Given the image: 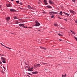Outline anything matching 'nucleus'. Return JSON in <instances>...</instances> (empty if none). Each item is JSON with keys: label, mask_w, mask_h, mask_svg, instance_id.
<instances>
[{"label": "nucleus", "mask_w": 77, "mask_h": 77, "mask_svg": "<svg viewBox=\"0 0 77 77\" xmlns=\"http://www.w3.org/2000/svg\"><path fill=\"white\" fill-rule=\"evenodd\" d=\"M35 24L34 25V26H40V23H39V22L38 21H36L35 22Z\"/></svg>", "instance_id": "obj_1"}, {"label": "nucleus", "mask_w": 77, "mask_h": 77, "mask_svg": "<svg viewBox=\"0 0 77 77\" xmlns=\"http://www.w3.org/2000/svg\"><path fill=\"white\" fill-rule=\"evenodd\" d=\"M57 14V12L54 11H51L49 12V14L50 15H54V14Z\"/></svg>", "instance_id": "obj_2"}, {"label": "nucleus", "mask_w": 77, "mask_h": 77, "mask_svg": "<svg viewBox=\"0 0 77 77\" xmlns=\"http://www.w3.org/2000/svg\"><path fill=\"white\" fill-rule=\"evenodd\" d=\"M33 69V67H32L31 68L29 67L28 69V70L29 71H33V70H32V69Z\"/></svg>", "instance_id": "obj_3"}, {"label": "nucleus", "mask_w": 77, "mask_h": 77, "mask_svg": "<svg viewBox=\"0 0 77 77\" xmlns=\"http://www.w3.org/2000/svg\"><path fill=\"white\" fill-rule=\"evenodd\" d=\"M41 66V65L39 64H37L36 65H34V67L35 68H36L37 67H40Z\"/></svg>", "instance_id": "obj_4"}, {"label": "nucleus", "mask_w": 77, "mask_h": 77, "mask_svg": "<svg viewBox=\"0 0 77 77\" xmlns=\"http://www.w3.org/2000/svg\"><path fill=\"white\" fill-rule=\"evenodd\" d=\"M49 3H50V4H54V2H53V1L50 0H49Z\"/></svg>", "instance_id": "obj_5"}, {"label": "nucleus", "mask_w": 77, "mask_h": 77, "mask_svg": "<svg viewBox=\"0 0 77 77\" xmlns=\"http://www.w3.org/2000/svg\"><path fill=\"white\" fill-rule=\"evenodd\" d=\"M10 11L11 12H15V10L13 9H10Z\"/></svg>", "instance_id": "obj_6"}, {"label": "nucleus", "mask_w": 77, "mask_h": 77, "mask_svg": "<svg viewBox=\"0 0 77 77\" xmlns=\"http://www.w3.org/2000/svg\"><path fill=\"white\" fill-rule=\"evenodd\" d=\"M44 2L45 5H48V3L47 2V0H44Z\"/></svg>", "instance_id": "obj_7"}, {"label": "nucleus", "mask_w": 77, "mask_h": 77, "mask_svg": "<svg viewBox=\"0 0 77 77\" xmlns=\"http://www.w3.org/2000/svg\"><path fill=\"white\" fill-rule=\"evenodd\" d=\"M46 7L48 8H49L50 9H51L52 8V7L50 5H48L46 6Z\"/></svg>", "instance_id": "obj_8"}, {"label": "nucleus", "mask_w": 77, "mask_h": 77, "mask_svg": "<svg viewBox=\"0 0 77 77\" xmlns=\"http://www.w3.org/2000/svg\"><path fill=\"white\" fill-rule=\"evenodd\" d=\"M6 20H7L8 21H9V20H10V17H7L6 18Z\"/></svg>", "instance_id": "obj_9"}, {"label": "nucleus", "mask_w": 77, "mask_h": 77, "mask_svg": "<svg viewBox=\"0 0 77 77\" xmlns=\"http://www.w3.org/2000/svg\"><path fill=\"white\" fill-rule=\"evenodd\" d=\"M6 6L7 7H11V4H7L6 5Z\"/></svg>", "instance_id": "obj_10"}, {"label": "nucleus", "mask_w": 77, "mask_h": 77, "mask_svg": "<svg viewBox=\"0 0 77 77\" xmlns=\"http://www.w3.org/2000/svg\"><path fill=\"white\" fill-rule=\"evenodd\" d=\"M28 7L29 9H32V8L31 7V6H30V5L28 6Z\"/></svg>", "instance_id": "obj_11"}, {"label": "nucleus", "mask_w": 77, "mask_h": 77, "mask_svg": "<svg viewBox=\"0 0 77 77\" xmlns=\"http://www.w3.org/2000/svg\"><path fill=\"white\" fill-rule=\"evenodd\" d=\"M64 14H65V15H67V16H69V14H68V13H66L65 12H64Z\"/></svg>", "instance_id": "obj_12"}, {"label": "nucleus", "mask_w": 77, "mask_h": 77, "mask_svg": "<svg viewBox=\"0 0 77 77\" xmlns=\"http://www.w3.org/2000/svg\"><path fill=\"white\" fill-rule=\"evenodd\" d=\"M70 13H71V14H74V11H72V10H70Z\"/></svg>", "instance_id": "obj_13"}, {"label": "nucleus", "mask_w": 77, "mask_h": 77, "mask_svg": "<svg viewBox=\"0 0 77 77\" xmlns=\"http://www.w3.org/2000/svg\"><path fill=\"white\" fill-rule=\"evenodd\" d=\"M1 59H2V60H6L5 59V58L3 57L1 58Z\"/></svg>", "instance_id": "obj_14"}, {"label": "nucleus", "mask_w": 77, "mask_h": 77, "mask_svg": "<svg viewBox=\"0 0 77 77\" xmlns=\"http://www.w3.org/2000/svg\"><path fill=\"white\" fill-rule=\"evenodd\" d=\"M62 77H66V74H65L64 75H62Z\"/></svg>", "instance_id": "obj_15"}, {"label": "nucleus", "mask_w": 77, "mask_h": 77, "mask_svg": "<svg viewBox=\"0 0 77 77\" xmlns=\"http://www.w3.org/2000/svg\"><path fill=\"white\" fill-rule=\"evenodd\" d=\"M70 31L72 32V34H74V35H75V32H74L72 31V30H70Z\"/></svg>", "instance_id": "obj_16"}, {"label": "nucleus", "mask_w": 77, "mask_h": 77, "mask_svg": "<svg viewBox=\"0 0 77 77\" xmlns=\"http://www.w3.org/2000/svg\"><path fill=\"white\" fill-rule=\"evenodd\" d=\"M32 74H37V73H38V72L36 71L35 72H32Z\"/></svg>", "instance_id": "obj_17"}, {"label": "nucleus", "mask_w": 77, "mask_h": 77, "mask_svg": "<svg viewBox=\"0 0 77 77\" xmlns=\"http://www.w3.org/2000/svg\"><path fill=\"white\" fill-rule=\"evenodd\" d=\"M5 48H8V49H9V50H11V48H10L9 47H7L6 46H5Z\"/></svg>", "instance_id": "obj_18"}, {"label": "nucleus", "mask_w": 77, "mask_h": 77, "mask_svg": "<svg viewBox=\"0 0 77 77\" xmlns=\"http://www.w3.org/2000/svg\"><path fill=\"white\" fill-rule=\"evenodd\" d=\"M0 44H1V45H2V46H3L4 47H6V46L4 45H3L2 44V43H0Z\"/></svg>", "instance_id": "obj_19"}, {"label": "nucleus", "mask_w": 77, "mask_h": 77, "mask_svg": "<svg viewBox=\"0 0 77 77\" xmlns=\"http://www.w3.org/2000/svg\"><path fill=\"white\" fill-rule=\"evenodd\" d=\"M14 19H17L18 18L17 17H14Z\"/></svg>", "instance_id": "obj_20"}, {"label": "nucleus", "mask_w": 77, "mask_h": 77, "mask_svg": "<svg viewBox=\"0 0 77 77\" xmlns=\"http://www.w3.org/2000/svg\"><path fill=\"white\" fill-rule=\"evenodd\" d=\"M2 62L3 63H6V61L5 60H3L2 61Z\"/></svg>", "instance_id": "obj_21"}, {"label": "nucleus", "mask_w": 77, "mask_h": 77, "mask_svg": "<svg viewBox=\"0 0 77 77\" xmlns=\"http://www.w3.org/2000/svg\"><path fill=\"white\" fill-rule=\"evenodd\" d=\"M51 18H54V15H53L51 16Z\"/></svg>", "instance_id": "obj_22"}, {"label": "nucleus", "mask_w": 77, "mask_h": 77, "mask_svg": "<svg viewBox=\"0 0 77 77\" xmlns=\"http://www.w3.org/2000/svg\"><path fill=\"white\" fill-rule=\"evenodd\" d=\"M19 25V26H20V27H21L23 26V25L21 24H20Z\"/></svg>", "instance_id": "obj_23"}, {"label": "nucleus", "mask_w": 77, "mask_h": 77, "mask_svg": "<svg viewBox=\"0 0 77 77\" xmlns=\"http://www.w3.org/2000/svg\"><path fill=\"white\" fill-rule=\"evenodd\" d=\"M16 3H17V4H18L19 3V1H16Z\"/></svg>", "instance_id": "obj_24"}, {"label": "nucleus", "mask_w": 77, "mask_h": 77, "mask_svg": "<svg viewBox=\"0 0 77 77\" xmlns=\"http://www.w3.org/2000/svg\"><path fill=\"white\" fill-rule=\"evenodd\" d=\"M16 24H18V23H19V22H18V21H16Z\"/></svg>", "instance_id": "obj_25"}, {"label": "nucleus", "mask_w": 77, "mask_h": 77, "mask_svg": "<svg viewBox=\"0 0 77 77\" xmlns=\"http://www.w3.org/2000/svg\"><path fill=\"white\" fill-rule=\"evenodd\" d=\"M58 35H59V36H62V35H61V34H60V33L58 34Z\"/></svg>", "instance_id": "obj_26"}, {"label": "nucleus", "mask_w": 77, "mask_h": 77, "mask_svg": "<svg viewBox=\"0 0 77 77\" xmlns=\"http://www.w3.org/2000/svg\"><path fill=\"white\" fill-rule=\"evenodd\" d=\"M3 68H4V69H5V70L6 69L5 68V66H3Z\"/></svg>", "instance_id": "obj_27"}, {"label": "nucleus", "mask_w": 77, "mask_h": 77, "mask_svg": "<svg viewBox=\"0 0 77 77\" xmlns=\"http://www.w3.org/2000/svg\"><path fill=\"white\" fill-rule=\"evenodd\" d=\"M28 74L29 75H32V74H30V73H28Z\"/></svg>", "instance_id": "obj_28"}, {"label": "nucleus", "mask_w": 77, "mask_h": 77, "mask_svg": "<svg viewBox=\"0 0 77 77\" xmlns=\"http://www.w3.org/2000/svg\"><path fill=\"white\" fill-rule=\"evenodd\" d=\"M23 4V3L22 2H20L19 3V4L20 5H22Z\"/></svg>", "instance_id": "obj_29"}, {"label": "nucleus", "mask_w": 77, "mask_h": 77, "mask_svg": "<svg viewBox=\"0 0 77 77\" xmlns=\"http://www.w3.org/2000/svg\"><path fill=\"white\" fill-rule=\"evenodd\" d=\"M72 1L73 2H74L75 3V0H73Z\"/></svg>", "instance_id": "obj_30"}, {"label": "nucleus", "mask_w": 77, "mask_h": 77, "mask_svg": "<svg viewBox=\"0 0 77 77\" xmlns=\"http://www.w3.org/2000/svg\"><path fill=\"white\" fill-rule=\"evenodd\" d=\"M62 14V11H60V14Z\"/></svg>", "instance_id": "obj_31"}, {"label": "nucleus", "mask_w": 77, "mask_h": 77, "mask_svg": "<svg viewBox=\"0 0 77 77\" xmlns=\"http://www.w3.org/2000/svg\"><path fill=\"white\" fill-rule=\"evenodd\" d=\"M75 23H77V20H75Z\"/></svg>", "instance_id": "obj_32"}, {"label": "nucleus", "mask_w": 77, "mask_h": 77, "mask_svg": "<svg viewBox=\"0 0 77 77\" xmlns=\"http://www.w3.org/2000/svg\"><path fill=\"white\" fill-rule=\"evenodd\" d=\"M23 27H24V28H25V26L24 25H22Z\"/></svg>", "instance_id": "obj_33"}, {"label": "nucleus", "mask_w": 77, "mask_h": 77, "mask_svg": "<svg viewBox=\"0 0 77 77\" xmlns=\"http://www.w3.org/2000/svg\"><path fill=\"white\" fill-rule=\"evenodd\" d=\"M42 48V49H43L44 48V47H42L40 48Z\"/></svg>", "instance_id": "obj_34"}, {"label": "nucleus", "mask_w": 77, "mask_h": 77, "mask_svg": "<svg viewBox=\"0 0 77 77\" xmlns=\"http://www.w3.org/2000/svg\"><path fill=\"white\" fill-rule=\"evenodd\" d=\"M29 66H26V67H29Z\"/></svg>", "instance_id": "obj_35"}, {"label": "nucleus", "mask_w": 77, "mask_h": 77, "mask_svg": "<svg viewBox=\"0 0 77 77\" xmlns=\"http://www.w3.org/2000/svg\"><path fill=\"white\" fill-rule=\"evenodd\" d=\"M75 39L76 40H77V38H76V37H75Z\"/></svg>", "instance_id": "obj_36"}, {"label": "nucleus", "mask_w": 77, "mask_h": 77, "mask_svg": "<svg viewBox=\"0 0 77 77\" xmlns=\"http://www.w3.org/2000/svg\"><path fill=\"white\" fill-rule=\"evenodd\" d=\"M43 49H44V50H46V48H44V47H43Z\"/></svg>", "instance_id": "obj_37"}, {"label": "nucleus", "mask_w": 77, "mask_h": 77, "mask_svg": "<svg viewBox=\"0 0 77 77\" xmlns=\"http://www.w3.org/2000/svg\"><path fill=\"white\" fill-rule=\"evenodd\" d=\"M54 26H57V24H54Z\"/></svg>", "instance_id": "obj_38"}, {"label": "nucleus", "mask_w": 77, "mask_h": 77, "mask_svg": "<svg viewBox=\"0 0 77 77\" xmlns=\"http://www.w3.org/2000/svg\"><path fill=\"white\" fill-rule=\"evenodd\" d=\"M59 41H62V40L60 39H59Z\"/></svg>", "instance_id": "obj_39"}, {"label": "nucleus", "mask_w": 77, "mask_h": 77, "mask_svg": "<svg viewBox=\"0 0 77 77\" xmlns=\"http://www.w3.org/2000/svg\"><path fill=\"white\" fill-rule=\"evenodd\" d=\"M22 24V26H24V25H25V24Z\"/></svg>", "instance_id": "obj_40"}, {"label": "nucleus", "mask_w": 77, "mask_h": 77, "mask_svg": "<svg viewBox=\"0 0 77 77\" xmlns=\"http://www.w3.org/2000/svg\"><path fill=\"white\" fill-rule=\"evenodd\" d=\"M58 18H60V19H62V18H61L60 17H59Z\"/></svg>", "instance_id": "obj_41"}, {"label": "nucleus", "mask_w": 77, "mask_h": 77, "mask_svg": "<svg viewBox=\"0 0 77 77\" xmlns=\"http://www.w3.org/2000/svg\"><path fill=\"white\" fill-rule=\"evenodd\" d=\"M38 31H41V30H40V29H38Z\"/></svg>", "instance_id": "obj_42"}, {"label": "nucleus", "mask_w": 77, "mask_h": 77, "mask_svg": "<svg viewBox=\"0 0 77 77\" xmlns=\"http://www.w3.org/2000/svg\"><path fill=\"white\" fill-rule=\"evenodd\" d=\"M4 56V55H1V56Z\"/></svg>", "instance_id": "obj_43"}, {"label": "nucleus", "mask_w": 77, "mask_h": 77, "mask_svg": "<svg viewBox=\"0 0 77 77\" xmlns=\"http://www.w3.org/2000/svg\"><path fill=\"white\" fill-rule=\"evenodd\" d=\"M0 63H2V62L0 61Z\"/></svg>", "instance_id": "obj_44"}, {"label": "nucleus", "mask_w": 77, "mask_h": 77, "mask_svg": "<svg viewBox=\"0 0 77 77\" xmlns=\"http://www.w3.org/2000/svg\"><path fill=\"white\" fill-rule=\"evenodd\" d=\"M27 65V64H26V63L25 64V65Z\"/></svg>", "instance_id": "obj_45"}, {"label": "nucleus", "mask_w": 77, "mask_h": 77, "mask_svg": "<svg viewBox=\"0 0 77 77\" xmlns=\"http://www.w3.org/2000/svg\"><path fill=\"white\" fill-rule=\"evenodd\" d=\"M43 64H47V63H43Z\"/></svg>", "instance_id": "obj_46"}, {"label": "nucleus", "mask_w": 77, "mask_h": 77, "mask_svg": "<svg viewBox=\"0 0 77 77\" xmlns=\"http://www.w3.org/2000/svg\"><path fill=\"white\" fill-rule=\"evenodd\" d=\"M69 59H71V58H69Z\"/></svg>", "instance_id": "obj_47"}, {"label": "nucleus", "mask_w": 77, "mask_h": 77, "mask_svg": "<svg viewBox=\"0 0 77 77\" xmlns=\"http://www.w3.org/2000/svg\"><path fill=\"white\" fill-rule=\"evenodd\" d=\"M1 8V5H0V8Z\"/></svg>", "instance_id": "obj_48"}, {"label": "nucleus", "mask_w": 77, "mask_h": 77, "mask_svg": "<svg viewBox=\"0 0 77 77\" xmlns=\"http://www.w3.org/2000/svg\"><path fill=\"white\" fill-rule=\"evenodd\" d=\"M12 2L14 1V0H11Z\"/></svg>", "instance_id": "obj_49"}, {"label": "nucleus", "mask_w": 77, "mask_h": 77, "mask_svg": "<svg viewBox=\"0 0 77 77\" xmlns=\"http://www.w3.org/2000/svg\"><path fill=\"white\" fill-rule=\"evenodd\" d=\"M25 29H26V28H27V27H25Z\"/></svg>", "instance_id": "obj_50"}, {"label": "nucleus", "mask_w": 77, "mask_h": 77, "mask_svg": "<svg viewBox=\"0 0 77 77\" xmlns=\"http://www.w3.org/2000/svg\"><path fill=\"white\" fill-rule=\"evenodd\" d=\"M69 35H70V34L69 33Z\"/></svg>", "instance_id": "obj_51"}, {"label": "nucleus", "mask_w": 77, "mask_h": 77, "mask_svg": "<svg viewBox=\"0 0 77 77\" xmlns=\"http://www.w3.org/2000/svg\"><path fill=\"white\" fill-rule=\"evenodd\" d=\"M60 15H62V14H60Z\"/></svg>", "instance_id": "obj_52"}, {"label": "nucleus", "mask_w": 77, "mask_h": 77, "mask_svg": "<svg viewBox=\"0 0 77 77\" xmlns=\"http://www.w3.org/2000/svg\"><path fill=\"white\" fill-rule=\"evenodd\" d=\"M20 9H22L21 8H19Z\"/></svg>", "instance_id": "obj_53"}, {"label": "nucleus", "mask_w": 77, "mask_h": 77, "mask_svg": "<svg viewBox=\"0 0 77 77\" xmlns=\"http://www.w3.org/2000/svg\"><path fill=\"white\" fill-rule=\"evenodd\" d=\"M19 51V52H20V51Z\"/></svg>", "instance_id": "obj_54"}]
</instances>
